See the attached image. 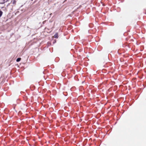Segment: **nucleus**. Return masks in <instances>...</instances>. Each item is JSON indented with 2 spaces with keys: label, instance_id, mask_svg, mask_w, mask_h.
Segmentation results:
<instances>
[{
  "label": "nucleus",
  "instance_id": "f257e3e1",
  "mask_svg": "<svg viewBox=\"0 0 146 146\" xmlns=\"http://www.w3.org/2000/svg\"><path fill=\"white\" fill-rule=\"evenodd\" d=\"M58 33H56L54 35V37L55 38H58Z\"/></svg>",
  "mask_w": 146,
  "mask_h": 146
},
{
  "label": "nucleus",
  "instance_id": "f03ea898",
  "mask_svg": "<svg viewBox=\"0 0 146 146\" xmlns=\"http://www.w3.org/2000/svg\"><path fill=\"white\" fill-rule=\"evenodd\" d=\"M21 60V58H18L16 60V61L17 62H19Z\"/></svg>",
  "mask_w": 146,
  "mask_h": 146
},
{
  "label": "nucleus",
  "instance_id": "7ed1b4c3",
  "mask_svg": "<svg viewBox=\"0 0 146 146\" xmlns=\"http://www.w3.org/2000/svg\"><path fill=\"white\" fill-rule=\"evenodd\" d=\"M45 23V21H44L43 22V23Z\"/></svg>",
  "mask_w": 146,
  "mask_h": 146
},
{
  "label": "nucleus",
  "instance_id": "20e7f679",
  "mask_svg": "<svg viewBox=\"0 0 146 146\" xmlns=\"http://www.w3.org/2000/svg\"><path fill=\"white\" fill-rule=\"evenodd\" d=\"M46 29V28H45V29Z\"/></svg>",
  "mask_w": 146,
  "mask_h": 146
}]
</instances>
